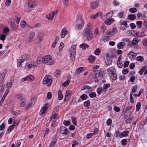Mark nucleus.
I'll list each match as a JSON object with an SVG mask.
<instances>
[{
  "instance_id": "obj_1",
  "label": "nucleus",
  "mask_w": 147,
  "mask_h": 147,
  "mask_svg": "<svg viewBox=\"0 0 147 147\" xmlns=\"http://www.w3.org/2000/svg\"><path fill=\"white\" fill-rule=\"evenodd\" d=\"M90 30V25L88 24L84 31L83 34L84 36L87 37V40L88 41L91 40L93 37L92 34Z\"/></svg>"
},
{
  "instance_id": "obj_2",
  "label": "nucleus",
  "mask_w": 147,
  "mask_h": 147,
  "mask_svg": "<svg viewBox=\"0 0 147 147\" xmlns=\"http://www.w3.org/2000/svg\"><path fill=\"white\" fill-rule=\"evenodd\" d=\"M52 82V77L50 75H47L44 78L42 83L44 84H47V86H50Z\"/></svg>"
},
{
  "instance_id": "obj_3",
  "label": "nucleus",
  "mask_w": 147,
  "mask_h": 147,
  "mask_svg": "<svg viewBox=\"0 0 147 147\" xmlns=\"http://www.w3.org/2000/svg\"><path fill=\"white\" fill-rule=\"evenodd\" d=\"M52 57L49 55H47L43 57L42 63H48L50 65L52 64L51 60Z\"/></svg>"
},
{
  "instance_id": "obj_4",
  "label": "nucleus",
  "mask_w": 147,
  "mask_h": 147,
  "mask_svg": "<svg viewBox=\"0 0 147 147\" xmlns=\"http://www.w3.org/2000/svg\"><path fill=\"white\" fill-rule=\"evenodd\" d=\"M60 133L63 136H65L67 135L69 133V131L65 127H61L60 128Z\"/></svg>"
},
{
  "instance_id": "obj_5",
  "label": "nucleus",
  "mask_w": 147,
  "mask_h": 147,
  "mask_svg": "<svg viewBox=\"0 0 147 147\" xmlns=\"http://www.w3.org/2000/svg\"><path fill=\"white\" fill-rule=\"evenodd\" d=\"M49 104L47 103L45 105L41 108L40 111L39 113V115H42L45 113V112L47 109L48 106Z\"/></svg>"
},
{
  "instance_id": "obj_6",
  "label": "nucleus",
  "mask_w": 147,
  "mask_h": 147,
  "mask_svg": "<svg viewBox=\"0 0 147 147\" xmlns=\"http://www.w3.org/2000/svg\"><path fill=\"white\" fill-rule=\"evenodd\" d=\"M34 79V76L31 75H29L28 76L26 77L25 78H23L21 81L22 82H24L26 81H33Z\"/></svg>"
},
{
  "instance_id": "obj_7",
  "label": "nucleus",
  "mask_w": 147,
  "mask_h": 147,
  "mask_svg": "<svg viewBox=\"0 0 147 147\" xmlns=\"http://www.w3.org/2000/svg\"><path fill=\"white\" fill-rule=\"evenodd\" d=\"M36 0H29L28 3V6L30 8L34 7L36 5Z\"/></svg>"
},
{
  "instance_id": "obj_8",
  "label": "nucleus",
  "mask_w": 147,
  "mask_h": 147,
  "mask_svg": "<svg viewBox=\"0 0 147 147\" xmlns=\"http://www.w3.org/2000/svg\"><path fill=\"white\" fill-rule=\"evenodd\" d=\"M99 4V1L97 0L91 2L90 4V5L92 9H95L98 6Z\"/></svg>"
},
{
  "instance_id": "obj_9",
  "label": "nucleus",
  "mask_w": 147,
  "mask_h": 147,
  "mask_svg": "<svg viewBox=\"0 0 147 147\" xmlns=\"http://www.w3.org/2000/svg\"><path fill=\"white\" fill-rule=\"evenodd\" d=\"M57 11L55 12L53 11L51 13H49L48 15L46 16V17L49 20H52L54 16L55 13H57Z\"/></svg>"
},
{
  "instance_id": "obj_10",
  "label": "nucleus",
  "mask_w": 147,
  "mask_h": 147,
  "mask_svg": "<svg viewBox=\"0 0 147 147\" xmlns=\"http://www.w3.org/2000/svg\"><path fill=\"white\" fill-rule=\"evenodd\" d=\"M7 69L4 70L2 73L0 74V83L3 81L4 78L7 73Z\"/></svg>"
},
{
  "instance_id": "obj_11",
  "label": "nucleus",
  "mask_w": 147,
  "mask_h": 147,
  "mask_svg": "<svg viewBox=\"0 0 147 147\" xmlns=\"http://www.w3.org/2000/svg\"><path fill=\"white\" fill-rule=\"evenodd\" d=\"M79 21H81V24H78L76 26V28L78 30L81 29L83 26L84 24V20L81 18H80V19L77 20V22H78Z\"/></svg>"
},
{
  "instance_id": "obj_12",
  "label": "nucleus",
  "mask_w": 147,
  "mask_h": 147,
  "mask_svg": "<svg viewBox=\"0 0 147 147\" xmlns=\"http://www.w3.org/2000/svg\"><path fill=\"white\" fill-rule=\"evenodd\" d=\"M108 73L109 75H111V74L115 72L116 71L115 68L113 67H111L108 68L107 69Z\"/></svg>"
},
{
  "instance_id": "obj_13",
  "label": "nucleus",
  "mask_w": 147,
  "mask_h": 147,
  "mask_svg": "<svg viewBox=\"0 0 147 147\" xmlns=\"http://www.w3.org/2000/svg\"><path fill=\"white\" fill-rule=\"evenodd\" d=\"M129 133V131H124L120 133L119 135V136L120 138L126 137L128 136Z\"/></svg>"
},
{
  "instance_id": "obj_14",
  "label": "nucleus",
  "mask_w": 147,
  "mask_h": 147,
  "mask_svg": "<svg viewBox=\"0 0 147 147\" xmlns=\"http://www.w3.org/2000/svg\"><path fill=\"white\" fill-rule=\"evenodd\" d=\"M68 33V31L65 28H63L61 32V37L62 38H64Z\"/></svg>"
},
{
  "instance_id": "obj_15",
  "label": "nucleus",
  "mask_w": 147,
  "mask_h": 147,
  "mask_svg": "<svg viewBox=\"0 0 147 147\" xmlns=\"http://www.w3.org/2000/svg\"><path fill=\"white\" fill-rule=\"evenodd\" d=\"M84 71V68L83 67H80L77 69L75 72L74 74L77 75L79 73L83 72Z\"/></svg>"
},
{
  "instance_id": "obj_16",
  "label": "nucleus",
  "mask_w": 147,
  "mask_h": 147,
  "mask_svg": "<svg viewBox=\"0 0 147 147\" xmlns=\"http://www.w3.org/2000/svg\"><path fill=\"white\" fill-rule=\"evenodd\" d=\"M113 14V11H111L108 13L106 14V20H108L111 18Z\"/></svg>"
},
{
  "instance_id": "obj_17",
  "label": "nucleus",
  "mask_w": 147,
  "mask_h": 147,
  "mask_svg": "<svg viewBox=\"0 0 147 147\" xmlns=\"http://www.w3.org/2000/svg\"><path fill=\"white\" fill-rule=\"evenodd\" d=\"M15 123L13 122V124L11 126L9 127V128L7 129L6 131V134H9L11 131L14 129V127L15 126Z\"/></svg>"
},
{
  "instance_id": "obj_18",
  "label": "nucleus",
  "mask_w": 147,
  "mask_h": 147,
  "mask_svg": "<svg viewBox=\"0 0 147 147\" xmlns=\"http://www.w3.org/2000/svg\"><path fill=\"white\" fill-rule=\"evenodd\" d=\"M115 21L113 18H111L109 19L106 20L105 22V24L108 25H111L112 23Z\"/></svg>"
},
{
  "instance_id": "obj_19",
  "label": "nucleus",
  "mask_w": 147,
  "mask_h": 147,
  "mask_svg": "<svg viewBox=\"0 0 147 147\" xmlns=\"http://www.w3.org/2000/svg\"><path fill=\"white\" fill-rule=\"evenodd\" d=\"M76 45H72L69 49V52L70 53H76Z\"/></svg>"
},
{
  "instance_id": "obj_20",
  "label": "nucleus",
  "mask_w": 147,
  "mask_h": 147,
  "mask_svg": "<svg viewBox=\"0 0 147 147\" xmlns=\"http://www.w3.org/2000/svg\"><path fill=\"white\" fill-rule=\"evenodd\" d=\"M126 44L124 42H122L118 43L117 47L119 49H122L125 46Z\"/></svg>"
},
{
  "instance_id": "obj_21",
  "label": "nucleus",
  "mask_w": 147,
  "mask_h": 147,
  "mask_svg": "<svg viewBox=\"0 0 147 147\" xmlns=\"http://www.w3.org/2000/svg\"><path fill=\"white\" fill-rule=\"evenodd\" d=\"M25 61V59H18L17 60V66L19 67L21 66V64Z\"/></svg>"
},
{
  "instance_id": "obj_22",
  "label": "nucleus",
  "mask_w": 147,
  "mask_h": 147,
  "mask_svg": "<svg viewBox=\"0 0 147 147\" xmlns=\"http://www.w3.org/2000/svg\"><path fill=\"white\" fill-rule=\"evenodd\" d=\"M35 34V32H30L29 38H28V40L30 42H31L32 39L34 37Z\"/></svg>"
},
{
  "instance_id": "obj_23",
  "label": "nucleus",
  "mask_w": 147,
  "mask_h": 147,
  "mask_svg": "<svg viewBox=\"0 0 147 147\" xmlns=\"http://www.w3.org/2000/svg\"><path fill=\"white\" fill-rule=\"evenodd\" d=\"M110 78L113 80H115L117 78V75L116 72L109 75Z\"/></svg>"
},
{
  "instance_id": "obj_24",
  "label": "nucleus",
  "mask_w": 147,
  "mask_h": 147,
  "mask_svg": "<svg viewBox=\"0 0 147 147\" xmlns=\"http://www.w3.org/2000/svg\"><path fill=\"white\" fill-rule=\"evenodd\" d=\"M139 42V40L138 38H134L132 42V44L134 45H136L138 44Z\"/></svg>"
},
{
  "instance_id": "obj_25",
  "label": "nucleus",
  "mask_w": 147,
  "mask_h": 147,
  "mask_svg": "<svg viewBox=\"0 0 147 147\" xmlns=\"http://www.w3.org/2000/svg\"><path fill=\"white\" fill-rule=\"evenodd\" d=\"M16 97L18 99H20V100L26 99V98L23 95L20 94H17L16 95Z\"/></svg>"
},
{
  "instance_id": "obj_26",
  "label": "nucleus",
  "mask_w": 147,
  "mask_h": 147,
  "mask_svg": "<svg viewBox=\"0 0 147 147\" xmlns=\"http://www.w3.org/2000/svg\"><path fill=\"white\" fill-rule=\"evenodd\" d=\"M89 46L86 43H83L81 44L80 46V47L82 48V49L84 50L86 48H88Z\"/></svg>"
},
{
  "instance_id": "obj_27",
  "label": "nucleus",
  "mask_w": 147,
  "mask_h": 147,
  "mask_svg": "<svg viewBox=\"0 0 147 147\" xmlns=\"http://www.w3.org/2000/svg\"><path fill=\"white\" fill-rule=\"evenodd\" d=\"M132 107V106H129L124 107L123 109V111L125 113H126L127 111L131 109Z\"/></svg>"
},
{
  "instance_id": "obj_28",
  "label": "nucleus",
  "mask_w": 147,
  "mask_h": 147,
  "mask_svg": "<svg viewBox=\"0 0 147 147\" xmlns=\"http://www.w3.org/2000/svg\"><path fill=\"white\" fill-rule=\"evenodd\" d=\"M58 99L60 100H62L63 97L62 92L61 90H59L58 91Z\"/></svg>"
},
{
  "instance_id": "obj_29",
  "label": "nucleus",
  "mask_w": 147,
  "mask_h": 147,
  "mask_svg": "<svg viewBox=\"0 0 147 147\" xmlns=\"http://www.w3.org/2000/svg\"><path fill=\"white\" fill-rule=\"evenodd\" d=\"M61 71L60 70H57L55 72L54 75L57 78L59 76L61 75Z\"/></svg>"
},
{
  "instance_id": "obj_30",
  "label": "nucleus",
  "mask_w": 147,
  "mask_h": 147,
  "mask_svg": "<svg viewBox=\"0 0 147 147\" xmlns=\"http://www.w3.org/2000/svg\"><path fill=\"white\" fill-rule=\"evenodd\" d=\"M43 58L41 56H39L37 58L36 61V63L38 64H41L42 62V63Z\"/></svg>"
},
{
  "instance_id": "obj_31",
  "label": "nucleus",
  "mask_w": 147,
  "mask_h": 147,
  "mask_svg": "<svg viewBox=\"0 0 147 147\" xmlns=\"http://www.w3.org/2000/svg\"><path fill=\"white\" fill-rule=\"evenodd\" d=\"M90 63H92L95 60V57L92 55L90 56L88 59Z\"/></svg>"
},
{
  "instance_id": "obj_32",
  "label": "nucleus",
  "mask_w": 147,
  "mask_h": 147,
  "mask_svg": "<svg viewBox=\"0 0 147 147\" xmlns=\"http://www.w3.org/2000/svg\"><path fill=\"white\" fill-rule=\"evenodd\" d=\"M147 67V66H144L140 69L139 71V73L141 75L143 74L144 71L146 69Z\"/></svg>"
},
{
  "instance_id": "obj_33",
  "label": "nucleus",
  "mask_w": 147,
  "mask_h": 147,
  "mask_svg": "<svg viewBox=\"0 0 147 147\" xmlns=\"http://www.w3.org/2000/svg\"><path fill=\"white\" fill-rule=\"evenodd\" d=\"M58 115V114L54 113L51 117L50 121H53L54 119H57L58 118L57 117V116Z\"/></svg>"
},
{
  "instance_id": "obj_34",
  "label": "nucleus",
  "mask_w": 147,
  "mask_h": 147,
  "mask_svg": "<svg viewBox=\"0 0 147 147\" xmlns=\"http://www.w3.org/2000/svg\"><path fill=\"white\" fill-rule=\"evenodd\" d=\"M128 18L131 20H133L136 19V16L134 15L130 14L128 15Z\"/></svg>"
},
{
  "instance_id": "obj_35",
  "label": "nucleus",
  "mask_w": 147,
  "mask_h": 147,
  "mask_svg": "<svg viewBox=\"0 0 147 147\" xmlns=\"http://www.w3.org/2000/svg\"><path fill=\"white\" fill-rule=\"evenodd\" d=\"M76 53H75L74 52L73 53H70V57L71 59L73 61H74L75 60V57Z\"/></svg>"
},
{
  "instance_id": "obj_36",
  "label": "nucleus",
  "mask_w": 147,
  "mask_h": 147,
  "mask_svg": "<svg viewBox=\"0 0 147 147\" xmlns=\"http://www.w3.org/2000/svg\"><path fill=\"white\" fill-rule=\"evenodd\" d=\"M143 24V22L142 21H138L136 22V24L137 25L138 28H140L142 26V25Z\"/></svg>"
},
{
  "instance_id": "obj_37",
  "label": "nucleus",
  "mask_w": 147,
  "mask_h": 147,
  "mask_svg": "<svg viewBox=\"0 0 147 147\" xmlns=\"http://www.w3.org/2000/svg\"><path fill=\"white\" fill-rule=\"evenodd\" d=\"M70 94L68 92H67L66 93L64 99V101H66L67 100V99H68L70 97Z\"/></svg>"
},
{
  "instance_id": "obj_38",
  "label": "nucleus",
  "mask_w": 147,
  "mask_h": 147,
  "mask_svg": "<svg viewBox=\"0 0 147 147\" xmlns=\"http://www.w3.org/2000/svg\"><path fill=\"white\" fill-rule=\"evenodd\" d=\"M138 87V86L137 85L133 86L132 87L131 91L130 92L133 93L135 92L136 91Z\"/></svg>"
},
{
  "instance_id": "obj_39",
  "label": "nucleus",
  "mask_w": 147,
  "mask_h": 147,
  "mask_svg": "<svg viewBox=\"0 0 147 147\" xmlns=\"http://www.w3.org/2000/svg\"><path fill=\"white\" fill-rule=\"evenodd\" d=\"M141 106V103L140 102H138L136 105V111H138L140 109Z\"/></svg>"
},
{
  "instance_id": "obj_40",
  "label": "nucleus",
  "mask_w": 147,
  "mask_h": 147,
  "mask_svg": "<svg viewBox=\"0 0 147 147\" xmlns=\"http://www.w3.org/2000/svg\"><path fill=\"white\" fill-rule=\"evenodd\" d=\"M133 93L131 92L130 93V102L131 103H133L134 102V98L133 97Z\"/></svg>"
},
{
  "instance_id": "obj_41",
  "label": "nucleus",
  "mask_w": 147,
  "mask_h": 147,
  "mask_svg": "<svg viewBox=\"0 0 147 147\" xmlns=\"http://www.w3.org/2000/svg\"><path fill=\"white\" fill-rule=\"evenodd\" d=\"M43 35V34L42 33H39L38 34V37L40 41L42 40Z\"/></svg>"
},
{
  "instance_id": "obj_42",
  "label": "nucleus",
  "mask_w": 147,
  "mask_h": 147,
  "mask_svg": "<svg viewBox=\"0 0 147 147\" xmlns=\"http://www.w3.org/2000/svg\"><path fill=\"white\" fill-rule=\"evenodd\" d=\"M101 52V51L99 48L96 49L94 52V54L97 55H98Z\"/></svg>"
},
{
  "instance_id": "obj_43",
  "label": "nucleus",
  "mask_w": 147,
  "mask_h": 147,
  "mask_svg": "<svg viewBox=\"0 0 147 147\" xmlns=\"http://www.w3.org/2000/svg\"><path fill=\"white\" fill-rule=\"evenodd\" d=\"M137 60L138 61L142 62L144 61V58L142 56H139L137 57Z\"/></svg>"
},
{
  "instance_id": "obj_44",
  "label": "nucleus",
  "mask_w": 147,
  "mask_h": 147,
  "mask_svg": "<svg viewBox=\"0 0 147 147\" xmlns=\"http://www.w3.org/2000/svg\"><path fill=\"white\" fill-rule=\"evenodd\" d=\"M117 30V28L115 27L113 28L112 29L110 30L112 33V35H113L115 34V32H116Z\"/></svg>"
},
{
  "instance_id": "obj_45",
  "label": "nucleus",
  "mask_w": 147,
  "mask_h": 147,
  "mask_svg": "<svg viewBox=\"0 0 147 147\" xmlns=\"http://www.w3.org/2000/svg\"><path fill=\"white\" fill-rule=\"evenodd\" d=\"M90 101L88 100L84 102V105L85 107H88L90 106Z\"/></svg>"
},
{
  "instance_id": "obj_46",
  "label": "nucleus",
  "mask_w": 147,
  "mask_h": 147,
  "mask_svg": "<svg viewBox=\"0 0 147 147\" xmlns=\"http://www.w3.org/2000/svg\"><path fill=\"white\" fill-rule=\"evenodd\" d=\"M71 119L72 121V122L75 125H77V122L75 121L76 119V118L74 117H71Z\"/></svg>"
},
{
  "instance_id": "obj_47",
  "label": "nucleus",
  "mask_w": 147,
  "mask_h": 147,
  "mask_svg": "<svg viewBox=\"0 0 147 147\" xmlns=\"http://www.w3.org/2000/svg\"><path fill=\"white\" fill-rule=\"evenodd\" d=\"M71 123L69 121L64 120L63 122V124L64 125L67 126L70 125Z\"/></svg>"
},
{
  "instance_id": "obj_48",
  "label": "nucleus",
  "mask_w": 147,
  "mask_h": 147,
  "mask_svg": "<svg viewBox=\"0 0 147 147\" xmlns=\"http://www.w3.org/2000/svg\"><path fill=\"white\" fill-rule=\"evenodd\" d=\"M130 12L132 13H134L137 11V9L135 7H133L129 9Z\"/></svg>"
},
{
  "instance_id": "obj_49",
  "label": "nucleus",
  "mask_w": 147,
  "mask_h": 147,
  "mask_svg": "<svg viewBox=\"0 0 147 147\" xmlns=\"http://www.w3.org/2000/svg\"><path fill=\"white\" fill-rule=\"evenodd\" d=\"M121 143L122 145H125L127 144V140L126 139H123L121 141Z\"/></svg>"
},
{
  "instance_id": "obj_50",
  "label": "nucleus",
  "mask_w": 147,
  "mask_h": 147,
  "mask_svg": "<svg viewBox=\"0 0 147 147\" xmlns=\"http://www.w3.org/2000/svg\"><path fill=\"white\" fill-rule=\"evenodd\" d=\"M88 97L85 94H82V96H80V98H81L82 100H84L86 99Z\"/></svg>"
},
{
  "instance_id": "obj_51",
  "label": "nucleus",
  "mask_w": 147,
  "mask_h": 147,
  "mask_svg": "<svg viewBox=\"0 0 147 147\" xmlns=\"http://www.w3.org/2000/svg\"><path fill=\"white\" fill-rule=\"evenodd\" d=\"M70 81L69 80H67L63 84V86H67L69 84Z\"/></svg>"
},
{
  "instance_id": "obj_52",
  "label": "nucleus",
  "mask_w": 147,
  "mask_h": 147,
  "mask_svg": "<svg viewBox=\"0 0 147 147\" xmlns=\"http://www.w3.org/2000/svg\"><path fill=\"white\" fill-rule=\"evenodd\" d=\"M109 39V38L108 36H105L104 37L102 40L104 42H108Z\"/></svg>"
},
{
  "instance_id": "obj_53",
  "label": "nucleus",
  "mask_w": 147,
  "mask_h": 147,
  "mask_svg": "<svg viewBox=\"0 0 147 147\" xmlns=\"http://www.w3.org/2000/svg\"><path fill=\"white\" fill-rule=\"evenodd\" d=\"M89 96L91 98H92L95 97L96 96V94L95 92H93L90 93Z\"/></svg>"
},
{
  "instance_id": "obj_54",
  "label": "nucleus",
  "mask_w": 147,
  "mask_h": 147,
  "mask_svg": "<svg viewBox=\"0 0 147 147\" xmlns=\"http://www.w3.org/2000/svg\"><path fill=\"white\" fill-rule=\"evenodd\" d=\"M111 64V60L110 59H108L107 60L106 63V66L109 65Z\"/></svg>"
},
{
  "instance_id": "obj_55",
  "label": "nucleus",
  "mask_w": 147,
  "mask_h": 147,
  "mask_svg": "<svg viewBox=\"0 0 147 147\" xmlns=\"http://www.w3.org/2000/svg\"><path fill=\"white\" fill-rule=\"evenodd\" d=\"M26 24H27L25 21H23V22H20V26L23 28L25 27V25Z\"/></svg>"
},
{
  "instance_id": "obj_56",
  "label": "nucleus",
  "mask_w": 147,
  "mask_h": 147,
  "mask_svg": "<svg viewBox=\"0 0 147 147\" xmlns=\"http://www.w3.org/2000/svg\"><path fill=\"white\" fill-rule=\"evenodd\" d=\"M91 88V87L90 86L87 85H86L84 86L83 87V88L82 89V90H85L86 89L89 90Z\"/></svg>"
},
{
  "instance_id": "obj_57",
  "label": "nucleus",
  "mask_w": 147,
  "mask_h": 147,
  "mask_svg": "<svg viewBox=\"0 0 147 147\" xmlns=\"http://www.w3.org/2000/svg\"><path fill=\"white\" fill-rule=\"evenodd\" d=\"M64 43L63 42H61L60 43L59 46V51H60L64 47Z\"/></svg>"
},
{
  "instance_id": "obj_58",
  "label": "nucleus",
  "mask_w": 147,
  "mask_h": 147,
  "mask_svg": "<svg viewBox=\"0 0 147 147\" xmlns=\"http://www.w3.org/2000/svg\"><path fill=\"white\" fill-rule=\"evenodd\" d=\"M98 16V13H97L93 15L90 16L91 19H94L96 18Z\"/></svg>"
},
{
  "instance_id": "obj_59",
  "label": "nucleus",
  "mask_w": 147,
  "mask_h": 147,
  "mask_svg": "<svg viewBox=\"0 0 147 147\" xmlns=\"http://www.w3.org/2000/svg\"><path fill=\"white\" fill-rule=\"evenodd\" d=\"M102 89V88H98L97 89V92L98 94L99 95L101 94Z\"/></svg>"
},
{
  "instance_id": "obj_60",
  "label": "nucleus",
  "mask_w": 147,
  "mask_h": 147,
  "mask_svg": "<svg viewBox=\"0 0 147 147\" xmlns=\"http://www.w3.org/2000/svg\"><path fill=\"white\" fill-rule=\"evenodd\" d=\"M52 96V94L51 92H49L47 93V97L48 99H51V98Z\"/></svg>"
},
{
  "instance_id": "obj_61",
  "label": "nucleus",
  "mask_w": 147,
  "mask_h": 147,
  "mask_svg": "<svg viewBox=\"0 0 147 147\" xmlns=\"http://www.w3.org/2000/svg\"><path fill=\"white\" fill-rule=\"evenodd\" d=\"M112 120L111 119H109L107 120V125L109 126L112 123Z\"/></svg>"
},
{
  "instance_id": "obj_62",
  "label": "nucleus",
  "mask_w": 147,
  "mask_h": 147,
  "mask_svg": "<svg viewBox=\"0 0 147 147\" xmlns=\"http://www.w3.org/2000/svg\"><path fill=\"white\" fill-rule=\"evenodd\" d=\"M110 87V85L109 84H105L103 85V88L105 90H106Z\"/></svg>"
},
{
  "instance_id": "obj_63",
  "label": "nucleus",
  "mask_w": 147,
  "mask_h": 147,
  "mask_svg": "<svg viewBox=\"0 0 147 147\" xmlns=\"http://www.w3.org/2000/svg\"><path fill=\"white\" fill-rule=\"evenodd\" d=\"M25 100H20V105L21 107H23L25 105L24 102Z\"/></svg>"
},
{
  "instance_id": "obj_64",
  "label": "nucleus",
  "mask_w": 147,
  "mask_h": 147,
  "mask_svg": "<svg viewBox=\"0 0 147 147\" xmlns=\"http://www.w3.org/2000/svg\"><path fill=\"white\" fill-rule=\"evenodd\" d=\"M129 62L128 61H125L123 64V67L124 68H125L127 67L129 65Z\"/></svg>"
}]
</instances>
